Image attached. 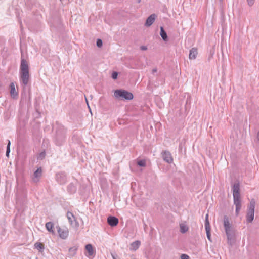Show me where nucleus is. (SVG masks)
Wrapping results in <instances>:
<instances>
[{"label":"nucleus","instance_id":"nucleus-1","mask_svg":"<svg viewBox=\"0 0 259 259\" xmlns=\"http://www.w3.org/2000/svg\"><path fill=\"white\" fill-rule=\"evenodd\" d=\"M54 129L55 131V134L54 137V140L57 145H61L65 141L66 130L62 125L56 122Z\"/></svg>","mask_w":259,"mask_h":259},{"label":"nucleus","instance_id":"nucleus-2","mask_svg":"<svg viewBox=\"0 0 259 259\" xmlns=\"http://www.w3.org/2000/svg\"><path fill=\"white\" fill-rule=\"evenodd\" d=\"M233 202L235 205L236 215L239 214L241 208V200L240 194V184L238 181L235 182L232 186Z\"/></svg>","mask_w":259,"mask_h":259},{"label":"nucleus","instance_id":"nucleus-3","mask_svg":"<svg viewBox=\"0 0 259 259\" xmlns=\"http://www.w3.org/2000/svg\"><path fill=\"white\" fill-rule=\"evenodd\" d=\"M224 226L227 237L228 243L231 246L234 241V235L231 229L229 219L226 215H225L224 217Z\"/></svg>","mask_w":259,"mask_h":259},{"label":"nucleus","instance_id":"nucleus-4","mask_svg":"<svg viewBox=\"0 0 259 259\" xmlns=\"http://www.w3.org/2000/svg\"><path fill=\"white\" fill-rule=\"evenodd\" d=\"M114 96L115 98L130 100L133 99V95L132 93L122 89L114 91Z\"/></svg>","mask_w":259,"mask_h":259},{"label":"nucleus","instance_id":"nucleus-5","mask_svg":"<svg viewBox=\"0 0 259 259\" xmlns=\"http://www.w3.org/2000/svg\"><path fill=\"white\" fill-rule=\"evenodd\" d=\"M255 207V201L252 199L250 201L248 206L247 212L246 214V221L248 222H252L254 217V209Z\"/></svg>","mask_w":259,"mask_h":259},{"label":"nucleus","instance_id":"nucleus-6","mask_svg":"<svg viewBox=\"0 0 259 259\" xmlns=\"http://www.w3.org/2000/svg\"><path fill=\"white\" fill-rule=\"evenodd\" d=\"M161 155L165 162L169 164L173 162V158L169 151L167 150L163 151L161 153Z\"/></svg>","mask_w":259,"mask_h":259},{"label":"nucleus","instance_id":"nucleus-7","mask_svg":"<svg viewBox=\"0 0 259 259\" xmlns=\"http://www.w3.org/2000/svg\"><path fill=\"white\" fill-rule=\"evenodd\" d=\"M67 217L70 224L73 227H78V223L76 221V219L73 214L69 211L67 213Z\"/></svg>","mask_w":259,"mask_h":259},{"label":"nucleus","instance_id":"nucleus-8","mask_svg":"<svg viewBox=\"0 0 259 259\" xmlns=\"http://www.w3.org/2000/svg\"><path fill=\"white\" fill-rule=\"evenodd\" d=\"M22 72H29V66L27 61L25 59L21 58L20 73Z\"/></svg>","mask_w":259,"mask_h":259},{"label":"nucleus","instance_id":"nucleus-9","mask_svg":"<svg viewBox=\"0 0 259 259\" xmlns=\"http://www.w3.org/2000/svg\"><path fill=\"white\" fill-rule=\"evenodd\" d=\"M20 73V80L24 85V88L28 84L29 79V72H22Z\"/></svg>","mask_w":259,"mask_h":259},{"label":"nucleus","instance_id":"nucleus-10","mask_svg":"<svg viewBox=\"0 0 259 259\" xmlns=\"http://www.w3.org/2000/svg\"><path fill=\"white\" fill-rule=\"evenodd\" d=\"M58 233L60 238L65 239L68 236V231L67 229H62L59 226H57Z\"/></svg>","mask_w":259,"mask_h":259},{"label":"nucleus","instance_id":"nucleus-11","mask_svg":"<svg viewBox=\"0 0 259 259\" xmlns=\"http://www.w3.org/2000/svg\"><path fill=\"white\" fill-rule=\"evenodd\" d=\"M156 17V15L155 14H152L150 15L146 19L145 25L147 27L150 26L155 21Z\"/></svg>","mask_w":259,"mask_h":259},{"label":"nucleus","instance_id":"nucleus-12","mask_svg":"<svg viewBox=\"0 0 259 259\" xmlns=\"http://www.w3.org/2000/svg\"><path fill=\"white\" fill-rule=\"evenodd\" d=\"M118 219L115 217L109 216L107 218V222L108 224L112 227L116 226L118 224Z\"/></svg>","mask_w":259,"mask_h":259},{"label":"nucleus","instance_id":"nucleus-13","mask_svg":"<svg viewBox=\"0 0 259 259\" xmlns=\"http://www.w3.org/2000/svg\"><path fill=\"white\" fill-rule=\"evenodd\" d=\"M10 94L12 98H15L18 96V92L16 91L15 84L14 82H11L10 84Z\"/></svg>","mask_w":259,"mask_h":259},{"label":"nucleus","instance_id":"nucleus-14","mask_svg":"<svg viewBox=\"0 0 259 259\" xmlns=\"http://www.w3.org/2000/svg\"><path fill=\"white\" fill-rule=\"evenodd\" d=\"M42 170L41 168H38L34 173V177L33 178V181L35 182H37L38 181V179L41 177V176Z\"/></svg>","mask_w":259,"mask_h":259},{"label":"nucleus","instance_id":"nucleus-15","mask_svg":"<svg viewBox=\"0 0 259 259\" xmlns=\"http://www.w3.org/2000/svg\"><path fill=\"white\" fill-rule=\"evenodd\" d=\"M197 49L195 48H193L190 50L189 58L190 59H195L197 55Z\"/></svg>","mask_w":259,"mask_h":259},{"label":"nucleus","instance_id":"nucleus-16","mask_svg":"<svg viewBox=\"0 0 259 259\" xmlns=\"http://www.w3.org/2000/svg\"><path fill=\"white\" fill-rule=\"evenodd\" d=\"M141 244L140 241H135L131 244L130 250L136 251L137 250Z\"/></svg>","mask_w":259,"mask_h":259},{"label":"nucleus","instance_id":"nucleus-17","mask_svg":"<svg viewBox=\"0 0 259 259\" xmlns=\"http://www.w3.org/2000/svg\"><path fill=\"white\" fill-rule=\"evenodd\" d=\"M46 227L47 230L49 232H50L53 234L54 233V230H53V228L54 227V224L52 222H49L46 223Z\"/></svg>","mask_w":259,"mask_h":259},{"label":"nucleus","instance_id":"nucleus-18","mask_svg":"<svg viewBox=\"0 0 259 259\" xmlns=\"http://www.w3.org/2000/svg\"><path fill=\"white\" fill-rule=\"evenodd\" d=\"M85 249L87 250L88 252V255L91 256L94 254V250L93 246L91 244H88L85 245Z\"/></svg>","mask_w":259,"mask_h":259},{"label":"nucleus","instance_id":"nucleus-19","mask_svg":"<svg viewBox=\"0 0 259 259\" xmlns=\"http://www.w3.org/2000/svg\"><path fill=\"white\" fill-rule=\"evenodd\" d=\"M160 35L161 36L163 40L166 41L167 40V33L164 30L163 27H160Z\"/></svg>","mask_w":259,"mask_h":259},{"label":"nucleus","instance_id":"nucleus-20","mask_svg":"<svg viewBox=\"0 0 259 259\" xmlns=\"http://www.w3.org/2000/svg\"><path fill=\"white\" fill-rule=\"evenodd\" d=\"M64 176L62 174H58L56 175V180L60 184H63L65 182L66 180L63 178Z\"/></svg>","mask_w":259,"mask_h":259},{"label":"nucleus","instance_id":"nucleus-21","mask_svg":"<svg viewBox=\"0 0 259 259\" xmlns=\"http://www.w3.org/2000/svg\"><path fill=\"white\" fill-rule=\"evenodd\" d=\"M67 190L70 193H74L75 192L76 188L74 184L71 183L68 186Z\"/></svg>","mask_w":259,"mask_h":259},{"label":"nucleus","instance_id":"nucleus-22","mask_svg":"<svg viewBox=\"0 0 259 259\" xmlns=\"http://www.w3.org/2000/svg\"><path fill=\"white\" fill-rule=\"evenodd\" d=\"M35 248H36L37 250H39L40 252L43 251L44 249V245L39 242H37L34 245Z\"/></svg>","mask_w":259,"mask_h":259},{"label":"nucleus","instance_id":"nucleus-23","mask_svg":"<svg viewBox=\"0 0 259 259\" xmlns=\"http://www.w3.org/2000/svg\"><path fill=\"white\" fill-rule=\"evenodd\" d=\"M180 232L182 233H185L188 230V227L185 224H181L180 225Z\"/></svg>","mask_w":259,"mask_h":259},{"label":"nucleus","instance_id":"nucleus-24","mask_svg":"<svg viewBox=\"0 0 259 259\" xmlns=\"http://www.w3.org/2000/svg\"><path fill=\"white\" fill-rule=\"evenodd\" d=\"M77 250V247L76 246H73L69 249V253L70 255L74 256L76 254V252Z\"/></svg>","mask_w":259,"mask_h":259},{"label":"nucleus","instance_id":"nucleus-25","mask_svg":"<svg viewBox=\"0 0 259 259\" xmlns=\"http://www.w3.org/2000/svg\"><path fill=\"white\" fill-rule=\"evenodd\" d=\"M208 215L207 214L205 217V230L210 229V224L208 220Z\"/></svg>","mask_w":259,"mask_h":259},{"label":"nucleus","instance_id":"nucleus-26","mask_svg":"<svg viewBox=\"0 0 259 259\" xmlns=\"http://www.w3.org/2000/svg\"><path fill=\"white\" fill-rule=\"evenodd\" d=\"M10 144H11L10 141L9 140H8V143L7 144V150H6V155L8 157H9V153L10 152Z\"/></svg>","mask_w":259,"mask_h":259},{"label":"nucleus","instance_id":"nucleus-27","mask_svg":"<svg viewBox=\"0 0 259 259\" xmlns=\"http://www.w3.org/2000/svg\"><path fill=\"white\" fill-rule=\"evenodd\" d=\"M45 156H46V153L44 151V152H41L38 156L37 157V159H43L45 157Z\"/></svg>","mask_w":259,"mask_h":259},{"label":"nucleus","instance_id":"nucleus-28","mask_svg":"<svg viewBox=\"0 0 259 259\" xmlns=\"http://www.w3.org/2000/svg\"><path fill=\"white\" fill-rule=\"evenodd\" d=\"M137 164L140 166H145V161L144 160H139L137 162Z\"/></svg>","mask_w":259,"mask_h":259},{"label":"nucleus","instance_id":"nucleus-29","mask_svg":"<svg viewBox=\"0 0 259 259\" xmlns=\"http://www.w3.org/2000/svg\"><path fill=\"white\" fill-rule=\"evenodd\" d=\"M206 233L207 237L208 239L210 241H211V235H210V229H207V230H206Z\"/></svg>","mask_w":259,"mask_h":259},{"label":"nucleus","instance_id":"nucleus-30","mask_svg":"<svg viewBox=\"0 0 259 259\" xmlns=\"http://www.w3.org/2000/svg\"><path fill=\"white\" fill-rule=\"evenodd\" d=\"M181 259H190V257L186 254H182L181 256Z\"/></svg>","mask_w":259,"mask_h":259},{"label":"nucleus","instance_id":"nucleus-31","mask_svg":"<svg viewBox=\"0 0 259 259\" xmlns=\"http://www.w3.org/2000/svg\"><path fill=\"white\" fill-rule=\"evenodd\" d=\"M97 46L98 47H101L102 46V41L100 39H98L96 42Z\"/></svg>","mask_w":259,"mask_h":259},{"label":"nucleus","instance_id":"nucleus-32","mask_svg":"<svg viewBox=\"0 0 259 259\" xmlns=\"http://www.w3.org/2000/svg\"><path fill=\"white\" fill-rule=\"evenodd\" d=\"M118 77V73L117 72H113L112 74V78L113 79H116Z\"/></svg>","mask_w":259,"mask_h":259},{"label":"nucleus","instance_id":"nucleus-33","mask_svg":"<svg viewBox=\"0 0 259 259\" xmlns=\"http://www.w3.org/2000/svg\"><path fill=\"white\" fill-rule=\"evenodd\" d=\"M247 2L249 6H252L254 4V0H247Z\"/></svg>","mask_w":259,"mask_h":259},{"label":"nucleus","instance_id":"nucleus-34","mask_svg":"<svg viewBox=\"0 0 259 259\" xmlns=\"http://www.w3.org/2000/svg\"><path fill=\"white\" fill-rule=\"evenodd\" d=\"M140 49H141V50L145 51V50H146L147 49V48L146 46H141Z\"/></svg>","mask_w":259,"mask_h":259},{"label":"nucleus","instance_id":"nucleus-35","mask_svg":"<svg viewBox=\"0 0 259 259\" xmlns=\"http://www.w3.org/2000/svg\"><path fill=\"white\" fill-rule=\"evenodd\" d=\"M256 141L259 144V131L257 134Z\"/></svg>","mask_w":259,"mask_h":259},{"label":"nucleus","instance_id":"nucleus-36","mask_svg":"<svg viewBox=\"0 0 259 259\" xmlns=\"http://www.w3.org/2000/svg\"><path fill=\"white\" fill-rule=\"evenodd\" d=\"M157 68H153V69H152V73H155V72H157Z\"/></svg>","mask_w":259,"mask_h":259}]
</instances>
